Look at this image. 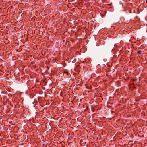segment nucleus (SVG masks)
Wrapping results in <instances>:
<instances>
[{
  "mask_svg": "<svg viewBox=\"0 0 147 147\" xmlns=\"http://www.w3.org/2000/svg\"><path fill=\"white\" fill-rule=\"evenodd\" d=\"M146 3H147V0H146Z\"/></svg>",
  "mask_w": 147,
  "mask_h": 147,
  "instance_id": "nucleus-2",
  "label": "nucleus"
},
{
  "mask_svg": "<svg viewBox=\"0 0 147 147\" xmlns=\"http://www.w3.org/2000/svg\"><path fill=\"white\" fill-rule=\"evenodd\" d=\"M141 53V51L140 50H138L137 52V53L138 54H140Z\"/></svg>",
  "mask_w": 147,
  "mask_h": 147,
  "instance_id": "nucleus-1",
  "label": "nucleus"
}]
</instances>
